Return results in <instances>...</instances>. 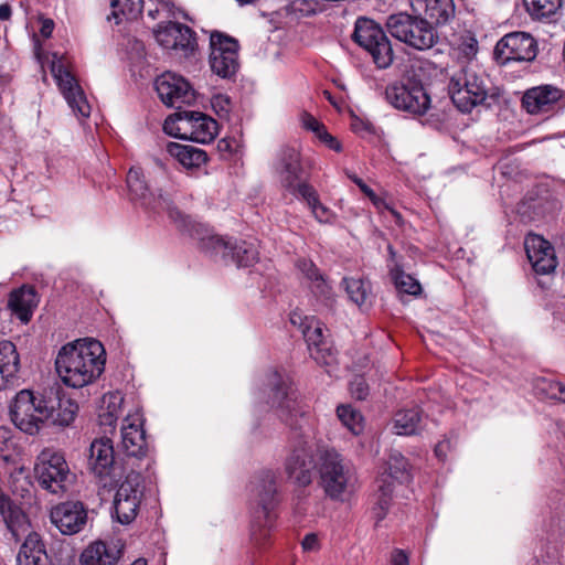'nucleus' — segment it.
I'll return each mask as SVG.
<instances>
[{"label":"nucleus","mask_w":565,"mask_h":565,"mask_svg":"<svg viewBox=\"0 0 565 565\" xmlns=\"http://www.w3.org/2000/svg\"><path fill=\"white\" fill-rule=\"evenodd\" d=\"M105 362L103 344L95 339H83L60 349L55 359V369L65 385L79 388L100 376Z\"/></svg>","instance_id":"obj_1"},{"label":"nucleus","mask_w":565,"mask_h":565,"mask_svg":"<svg viewBox=\"0 0 565 565\" xmlns=\"http://www.w3.org/2000/svg\"><path fill=\"white\" fill-rule=\"evenodd\" d=\"M317 472L319 486L331 500L343 501L354 489V467L334 448H317Z\"/></svg>","instance_id":"obj_2"},{"label":"nucleus","mask_w":565,"mask_h":565,"mask_svg":"<svg viewBox=\"0 0 565 565\" xmlns=\"http://www.w3.org/2000/svg\"><path fill=\"white\" fill-rule=\"evenodd\" d=\"M0 514L11 537L15 542L24 540L17 556V565H50L45 544L41 536L30 530L28 516L12 503L8 495L7 504L0 505Z\"/></svg>","instance_id":"obj_3"},{"label":"nucleus","mask_w":565,"mask_h":565,"mask_svg":"<svg viewBox=\"0 0 565 565\" xmlns=\"http://www.w3.org/2000/svg\"><path fill=\"white\" fill-rule=\"evenodd\" d=\"M454 105L462 113H470L486 103L489 95L488 81L473 65L467 64L454 72L448 84Z\"/></svg>","instance_id":"obj_4"},{"label":"nucleus","mask_w":565,"mask_h":565,"mask_svg":"<svg viewBox=\"0 0 565 565\" xmlns=\"http://www.w3.org/2000/svg\"><path fill=\"white\" fill-rule=\"evenodd\" d=\"M253 491L257 498V509L252 519L250 535L256 544L269 536L274 524V508L277 504L276 476L273 471L260 472L253 482Z\"/></svg>","instance_id":"obj_5"},{"label":"nucleus","mask_w":565,"mask_h":565,"mask_svg":"<svg viewBox=\"0 0 565 565\" xmlns=\"http://www.w3.org/2000/svg\"><path fill=\"white\" fill-rule=\"evenodd\" d=\"M386 28L392 36L419 51L433 47L439 39L435 28L418 14H392Z\"/></svg>","instance_id":"obj_6"},{"label":"nucleus","mask_w":565,"mask_h":565,"mask_svg":"<svg viewBox=\"0 0 565 565\" xmlns=\"http://www.w3.org/2000/svg\"><path fill=\"white\" fill-rule=\"evenodd\" d=\"M411 479L409 463L398 451L391 452L385 472L375 481L376 490L373 494L372 512L376 522L382 521L390 509L394 481L407 482Z\"/></svg>","instance_id":"obj_7"},{"label":"nucleus","mask_w":565,"mask_h":565,"mask_svg":"<svg viewBox=\"0 0 565 565\" xmlns=\"http://www.w3.org/2000/svg\"><path fill=\"white\" fill-rule=\"evenodd\" d=\"M34 476L39 486L53 494H63L73 481V475L62 452L44 449L36 458Z\"/></svg>","instance_id":"obj_8"},{"label":"nucleus","mask_w":565,"mask_h":565,"mask_svg":"<svg viewBox=\"0 0 565 565\" xmlns=\"http://www.w3.org/2000/svg\"><path fill=\"white\" fill-rule=\"evenodd\" d=\"M52 406L45 405V395L34 396L29 390L20 391L10 405L12 423L20 430L35 435L47 422Z\"/></svg>","instance_id":"obj_9"},{"label":"nucleus","mask_w":565,"mask_h":565,"mask_svg":"<svg viewBox=\"0 0 565 565\" xmlns=\"http://www.w3.org/2000/svg\"><path fill=\"white\" fill-rule=\"evenodd\" d=\"M353 41L363 47L379 68H387L394 60L391 41L383 29L373 20L359 18L355 22Z\"/></svg>","instance_id":"obj_10"},{"label":"nucleus","mask_w":565,"mask_h":565,"mask_svg":"<svg viewBox=\"0 0 565 565\" xmlns=\"http://www.w3.org/2000/svg\"><path fill=\"white\" fill-rule=\"evenodd\" d=\"M385 99L394 108L414 116H423L430 108V97L415 77H404L385 88Z\"/></svg>","instance_id":"obj_11"},{"label":"nucleus","mask_w":565,"mask_h":565,"mask_svg":"<svg viewBox=\"0 0 565 565\" xmlns=\"http://www.w3.org/2000/svg\"><path fill=\"white\" fill-rule=\"evenodd\" d=\"M317 445L307 438H299L292 445L284 463L287 478L297 487L306 488L312 483L313 472L317 470Z\"/></svg>","instance_id":"obj_12"},{"label":"nucleus","mask_w":565,"mask_h":565,"mask_svg":"<svg viewBox=\"0 0 565 565\" xmlns=\"http://www.w3.org/2000/svg\"><path fill=\"white\" fill-rule=\"evenodd\" d=\"M126 181L132 201L138 202L143 209L153 212L168 209L169 216L178 224V226L182 230H189V226L191 225L190 217L183 215L178 209L170 207L168 199L162 194L154 195V193L149 189L140 168L132 167L127 173Z\"/></svg>","instance_id":"obj_13"},{"label":"nucleus","mask_w":565,"mask_h":565,"mask_svg":"<svg viewBox=\"0 0 565 565\" xmlns=\"http://www.w3.org/2000/svg\"><path fill=\"white\" fill-rule=\"evenodd\" d=\"M200 245L206 253L220 256L226 263H234L238 267L252 266L258 258L256 246L246 241L207 235L200 237Z\"/></svg>","instance_id":"obj_14"},{"label":"nucleus","mask_w":565,"mask_h":565,"mask_svg":"<svg viewBox=\"0 0 565 565\" xmlns=\"http://www.w3.org/2000/svg\"><path fill=\"white\" fill-rule=\"evenodd\" d=\"M142 476L131 470L120 483L114 498L116 519L121 524H130L138 515L143 498Z\"/></svg>","instance_id":"obj_15"},{"label":"nucleus","mask_w":565,"mask_h":565,"mask_svg":"<svg viewBox=\"0 0 565 565\" xmlns=\"http://www.w3.org/2000/svg\"><path fill=\"white\" fill-rule=\"evenodd\" d=\"M88 469L104 482L113 486L122 476V468L115 459L113 441L109 438L95 439L89 446Z\"/></svg>","instance_id":"obj_16"},{"label":"nucleus","mask_w":565,"mask_h":565,"mask_svg":"<svg viewBox=\"0 0 565 565\" xmlns=\"http://www.w3.org/2000/svg\"><path fill=\"white\" fill-rule=\"evenodd\" d=\"M51 72L74 114L87 118L90 115V106L77 79L66 68L63 56L53 54Z\"/></svg>","instance_id":"obj_17"},{"label":"nucleus","mask_w":565,"mask_h":565,"mask_svg":"<svg viewBox=\"0 0 565 565\" xmlns=\"http://www.w3.org/2000/svg\"><path fill=\"white\" fill-rule=\"evenodd\" d=\"M210 66L214 74L222 78H231L239 67L238 42L220 32H213L210 38Z\"/></svg>","instance_id":"obj_18"},{"label":"nucleus","mask_w":565,"mask_h":565,"mask_svg":"<svg viewBox=\"0 0 565 565\" xmlns=\"http://www.w3.org/2000/svg\"><path fill=\"white\" fill-rule=\"evenodd\" d=\"M175 118L183 122V125H188L190 129L189 139L200 142V143H209L215 139L217 136V122L198 111H179L175 115ZM174 119L172 116L166 119L163 129L167 134L180 137V138H188L186 134H180L179 131L182 129L181 127H178V131H174L173 129Z\"/></svg>","instance_id":"obj_19"},{"label":"nucleus","mask_w":565,"mask_h":565,"mask_svg":"<svg viewBox=\"0 0 565 565\" xmlns=\"http://www.w3.org/2000/svg\"><path fill=\"white\" fill-rule=\"evenodd\" d=\"M154 88L161 102L168 107L181 108L195 100V90L182 76L166 72L154 81Z\"/></svg>","instance_id":"obj_20"},{"label":"nucleus","mask_w":565,"mask_h":565,"mask_svg":"<svg viewBox=\"0 0 565 565\" xmlns=\"http://www.w3.org/2000/svg\"><path fill=\"white\" fill-rule=\"evenodd\" d=\"M268 385L269 392L267 404L276 409L277 415L281 420L291 425L292 417L301 413L298 406L296 392L277 372H274L270 375Z\"/></svg>","instance_id":"obj_21"},{"label":"nucleus","mask_w":565,"mask_h":565,"mask_svg":"<svg viewBox=\"0 0 565 565\" xmlns=\"http://www.w3.org/2000/svg\"><path fill=\"white\" fill-rule=\"evenodd\" d=\"M153 34L159 45L167 50H180L188 54L198 45L194 31L179 22L160 23Z\"/></svg>","instance_id":"obj_22"},{"label":"nucleus","mask_w":565,"mask_h":565,"mask_svg":"<svg viewBox=\"0 0 565 565\" xmlns=\"http://www.w3.org/2000/svg\"><path fill=\"white\" fill-rule=\"evenodd\" d=\"M324 324L317 318L307 320L302 335L307 342L310 356L321 365H331L335 361V351L327 340Z\"/></svg>","instance_id":"obj_23"},{"label":"nucleus","mask_w":565,"mask_h":565,"mask_svg":"<svg viewBox=\"0 0 565 565\" xmlns=\"http://www.w3.org/2000/svg\"><path fill=\"white\" fill-rule=\"evenodd\" d=\"M274 170L285 190L294 186V183L306 177L299 150L287 145L278 149L274 161Z\"/></svg>","instance_id":"obj_24"},{"label":"nucleus","mask_w":565,"mask_h":565,"mask_svg":"<svg viewBox=\"0 0 565 565\" xmlns=\"http://www.w3.org/2000/svg\"><path fill=\"white\" fill-rule=\"evenodd\" d=\"M51 521L65 535L78 533L87 523V511L82 502H64L51 511Z\"/></svg>","instance_id":"obj_25"},{"label":"nucleus","mask_w":565,"mask_h":565,"mask_svg":"<svg viewBox=\"0 0 565 565\" xmlns=\"http://www.w3.org/2000/svg\"><path fill=\"white\" fill-rule=\"evenodd\" d=\"M530 34L513 32L504 35L495 45L493 55L498 63L507 64L511 61H529Z\"/></svg>","instance_id":"obj_26"},{"label":"nucleus","mask_w":565,"mask_h":565,"mask_svg":"<svg viewBox=\"0 0 565 565\" xmlns=\"http://www.w3.org/2000/svg\"><path fill=\"white\" fill-rule=\"evenodd\" d=\"M411 7L431 25H445L455 18L454 0H411Z\"/></svg>","instance_id":"obj_27"},{"label":"nucleus","mask_w":565,"mask_h":565,"mask_svg":"<svg viewBox=\"0 0 565 565\" xmlns=\"http://www.w3.org/2000/svg\"><path fill=\"white\" fill-rule=\"evenodd\" d=\"M122 555V545L96 541L81 554V565H117Z\"/></svg>","instance_id":"obj_28"},{"label":"nucleus","mask_w":565,"mask_h":565,"mask_svg":"<svg viewBox=\"0 0 565 565\" xmlns=\"http://www.w3.org/2000/svg\"><path fill=\"white\" fill-rule=\"evenodd\" d=\"M532 270L537 275H552L558 264L553 245L532 233Z\"/></svg>","instance_id":"obj_29"},{"label":"nucleus","mask_w":565,"mask_h":565,"mask_svg":"<svg viewBox=\"0 0 565 565\" xmlns=\"http://www.w3.org/2000/svg\"><path fill=\"white\" fill-rule=\"evenodd\" d=\"M138 420L127 417L121 427V448L128 457L141 458L147 454L146 434Z\"/></svg>","instance_id":"obj_30"},{"label":"nucleus","mask_w":565,"mask_h":565,"mask_svg":"<svg viewBox=\"0 0 565 565\" xmlns=\"http://www.w3.org/2000/svg\"><path fill=\"white\" fill-rule=\"evenodd\" d=\"M45 405L52 406L47 409L50 415L47 422L53 425L68 426L75 419L78 411V405L71 398L60 395V392L51 391L49 396H45Z\"/></svg>","instance_id":"obj_31"},{"label":"nucleus","mask_w":565,"mask_h":565,"mask_svg":"<svg viewBox=\"0 0 565 565\" xmlns=\"http://www.w3.org/2000/svg\"><path fill=\"white\" fill-rule=\"evenodd\" d=\"M39 297L33 287L22 286L19 289L11 291L8 300V308L17 316L23 323H28L33 315L34 309L38 307Z\"/></svg>","instance_id":"obj_32"},{"label":"nucleus","mask_w":565,"mask_h":565,"mask_svg":"<svg viewBox=\"0 0 565 565\" xmlns=\"http://www.w3.org/2000/svg\"><path fill=\"white\" fill-rule=\"evenodd\" d=\"M297 268L307 279L313 295L322 300H329L332 297V289L324 275L316 266V264L307 258L297 262Z\"/></svg>","instance_id":"obj_33"},{"label":"nucleus","mask_w":565,"mask_h":565,"mask_svg":"<svg viewBox=\"0 0 565 565\" xmlns=\"http://www.w3.org/2000/svg\"><path fill=\"white\" fill-rule=\"evenodd\" d=\"M167 152L188 169L199 168L207 160V154L204 150L191 145L168 142Z\"/></svg>","instance_id":"obj_34"},{"label":"nucleus","mask_w":565,"mask_h":565,"mask_svg":"<svg viewBox=\"0 0 565 565\" xmlns=\"http://www.w3.org/2000/svg\"><path fill=\"white\" fill-rule=\"evenodd\" d=\"M423 415L419 408L398 411L392 420V430L396 435L411 436L422 429Z\"/></svg>","instance_id":"obj_35"},{"label":"nucleus","mask_w":565,"mask_h":565,"mask_svg":"<svg viewBox=\"0 0 565 565\" xmlns=\"http://www.w3.org/2000/svg\"><path fill=\"white\" fill-rule=\"evenodd\" d=\"M563 97L562 90L552 85L532 87V116L553 111Z\"/></svg>","instance_id":"obj_36"},{"label":"nucleus","mask_w":565,"mask_h":565,"mask_svg":"<svg viewBox=\"0 0 565 565\" xmlns=\"http://www.w3.org/2000/svg\"><path fill=\"white\" fill-rule=\"evenodd\" d=\"M122 397L119 394H107L103 397V406L98 414L99 425L104 427V433H111L117 419L121 415Z\"/></svg>","instance_id":"obj_37"},{"label":"nucleus","mask_w":565,"mask_h":565,"mask_svg":"<svg viewBox=\"0 0 565 565\" xmlns=\"http://www.w3.org/2000/svg\"><path fill=\"white\" fill-rule=\"evenodd\" d=\"M562 2L563 0H532V20L554 23Z\"/></svg>","instance_id":"obj_38"},{"label":"nucleus","mask_w":565,"mask_h":565,"mask_svg":"<svg viewBox=\"0 0 565 565\" xmlns=\"http://www.w3.org/2000/svg\"><path fill=\"white\" fill-rule=\"evenodd\" d=\"M343 284L351 301L359 307L366 303L371 294L369 281L360 278H344Z\"/></svg>","instance_id":"obj_39"},{"label":"nucleus","mask_w":565,"mask_h":565,"mask_svg":"<svg viewBox=\"0 0 565 565\" xmlns=\"http://www.w3.org/2000/svg\"><path fill=\"white\" fill-rule=\"evenodd\" d=\"M337 414L342 424L353 435H360L363 431V416L350 405L338 406Z\"/></svg>","instance_id":"obj_40"},{"label":"nucleus","mask_w":565,"mask_h":565,"mask_svg":"<svg viewBox=\"0 0 565 565\" xmlns=\"http://www.w3.org/2000/svg\"><path fill=\"white\" fill-rule=\"evenodd\" d=\"M0 364L6 371H11L19 376L20 355L15 345L8 340L0 342Z\"/></svg>","instance_id":"obj_41"},{"label":"nucleus","mask_w":565,"mask_h":565,"mask_svg":"<svg viewBox=\"0 0 565 565\" xmlns=\"http://www.w3.org/2000/svg\"><path fill=\"white\" fill-rule=\"evenodd\" d=\"M286 190L292 195L303 200L309 207L317 204L319 201V194L317 190L307 181V177L297 181L294 183V186H289Z\"/></svg>","instance_id":"obj_42"},{"label":"nucleus","mask_w":565,"mask_h":565,"mask_svg":"<svg viewBox=\"0 0 565 565\" xmlns=\"http://www.w3.org/2000/svg\"><path fill=\"white\" fill-rule=\"evenodd\" d=\"M392 275L395 286L401 292H405L413 296H417L420 294L422 286L413 276L404 273L398 268L394 269L392 271Z\"/></svg>","instance_id":"obj_43"},{"label":"nucleus","mask_w":565,"mask_h":565,"mask_svg":"<svg viewBox=\"0 0 565 565\" xmlns=\"http://www.w3.org/2000/svg\"><path fill=\"white\" fill-rule=\"evenodd\" d=\"M455 46L467 60H472L478 53V41L471 31H463L460 33L456 41Z\"/></svg>","instance_id":"obj_44"},{"label":"nucleus","mask_w":565,"mask_h":565,"mask_svg":"<svg viewBox=\"0 0 565 565\" xmlns=\"http://www.w3.org/2000/svg\"><path fill=\"white\" fill-rule=\"evenodd\" d=\"M142 0H120V4L117 7L118 11V24L121 21L120 17L134 20L142 11Z\"/></svg>","instance_id":"obj_45"},{"label":"nucleus","mask_w":565,"mask_h":565,"mask_svg":"<svg viewBox=\"0 0 565 565\" xmlns=\"http://www.w3.org/2000/svg\"><path fill=\"white\" fill-rule=\"evenodd\" d=\"M558 382L548 380L545 377H536L532 381V391L535 395L542 398H554L556 394V388L554 385H557Z\"/></svg>","instance_id":"obj_46"},{"label":"nucleus","mask_w":565,"mask_h":565,"mask_svg":"<svg viewBox=\"0 0 565 565\" xmlns=\"http://www.w3.org/2000/svg\"><path fill=\"white\" fill-rule=\"evenodd\" d=\"M309 209L311 210V213L315 216V218L320 223H330L333 220L334 215L332 211L328 206L322 204L320 200L318 201L317 204L311 205Z\"/></svg>","instance_id":"obj_47"},{"label":"nucleus","mask_w":565,"mask_h":565,"mask_svg":"<svg viewBox=\"0 0 565 565\" xmlns=\"http://www.w3.org/2000/svg\"><path fill=\"white\" fill-rule=\"evenodd\" d=\"M350 392L353 397L362 401L369 395V386L363 377L358 376L351 381Z\"/></svg>","instance_id":"obj_48"},{"label":"nucleus","mask_w":565,"mask_h":565,"mask_svg":"<svg viewBox=\"0 0 565 565\" xmlns=\"http://www.w3.org/2000/svg\"><path fill=\"white\" fill-rule=\"evenodd\" d=\"M301 122L306 129L313 131L318 138L323 135V131H327L324 125L319 122L312 115L308 113H303L301 115Z\"/></svg>","instance_id":"obj_49"},{"label":"nucleus","mask_w":565,"mask_h":565,"mask_svg":"<svg viewBox=\"0 0 565 565\" xmlns=\"http://www.w3.org/2000/svg\"><path fill=\"white\" fill-rule=\"evenodd\" d=\"M230 98L224 95H216L212 98V106L214 109H216L217 113L222 111L225 115L230 111Z\"/></svg>","instance_id":"obj_50"},{"label":"nucleus","mask_w":565,"mask_h":565,"mask_svg":"<svg viewBox=\"0 0 565 565\" xmlns=\"http://www.w3.org/2000/svg\"><path fill=\"white\" fill-rule=\"evenodd\" d=\"M12 445L11 429L1 426L0 427V454L6 452Z\"/></svg>","instance_id":"obj_51"},{"label":"nucleus","mask_w":565,"mask_h":565,"mask_svg":"<svg viewBox=\"0 0 565 565\" xmlns=\"http://www.w3.org/2000/svg\"><path fill=\"white\" fill-rule=\"evenodd\" d=\"M301 546L308 552L317 551L319 547L318 536L313 533L307 534L301 542Z\"/></svg>","instance_id":"obj_52"},{"label":"nucleus","mask_w":565,"mask_h":565,"mask_svg":"<svg viewBox=\"0 0 565 565\" xmlns=\"http://www.w3.org/2000/svg\"><path fill=\"white\" fill-rule=\"evenodd\" d=\"M451 444L450 440L445 438L440 440L435 447V455L438 459L445 460L447 457V452L450 450Z\"/></svg>","instance_id":"obj_53"},{"label":"nucleus","mask_w":565,"mask_h":565,"mask_svg":"<svg viewBox=\"0 0 565 565\" xmlns=\"http://www.w3.org/2000/svg\"><path fill=\"white\" fill-rule=\"evenodd\" d=\"M319 139L322 140L330 149H333L334 151L339 152L342 149L341 143L328 131H323V135H321Z\"/></svg>","instance_id":"obj_54"},{"label":"nucleus","mask_w":565,"mask_h":565,"mask_svg":"<svg viewBox=\"0 0 565 565\" xmlns=\"http://www.w3.org/2000/svg\"><path fill=\"white\" fill-rule=\"evenodd\" d=\"M161 11H164L167 12L168 14L171 12V3L169 0H160L159 3H158V7L154 9V10H149L148 11V14L152 18V19H156L159 13Z\"/></svg>","instance_id":"obj_55"},{"label":"nucleus","mask_w":565,"mask_h":565,"mask_svg":"<svg viewBox=\"0 0 565 565\" xmlns=\"http://www.w3.org/2000/svg\"><path fill=\"white\" fill-rule=\"evenodd\" d=\"M311 317H307V316H302L300 312L298 311H294L291 315H290V322L294 324V326H298L299 329L302 331L303 327L307 324V320L310 319Z\"/></svg>","instance_id":"obj_56"},{"label":"nucleus","mask_w":565,"mask_h":565,"mask_svg":"<svg viewBox=\"0 0 565 565\" xmlns=\"http://www.w3.org/2000/svg\"><path fill=\"white\" fill-rule=\"evenodd\" d=\"M393 565H408V557L402 550H396L392 554Z\"/></svg>","instance_id":"obj_57"},{"label":"nucleus","mask_w":565,"mask_h":565,"mask_svg":"<svg viewBox=\"0 0 565 565\" xmlns=\"http://www.w3.org/2000/svg\"><path fill=\"white\" fill-rule=\"evenodd\" d=\"M352 181L361 189V191L367 195L370 199H374L375 198V193L373 192V190L367 186L360 178L358 177H353L352 178Z\"/></svg>","instance_id":"obj_58"},{"label":"nucleus","mask_w":565,"mask_h":565,"mask_svg":"<svg viewBox=\"0 0 565 565\" xmlns=\"http://www.w3.org/2000/svg\"><path fill=\"white\" fill-rule=\"evenodd\" d=\"M54 29V22L51 19H46L42 22L41 34L44 38H50Z\"/></svg>","instance_id":"obj_59"},{"label":"nucleus","mask_w":565,"mask_h":565,"mask_svg":"<svg viewBox=\"0 0 565 565\" xmlns=\"http://www.w3.org/2000/svg\"><path fill=\"white\" fill-rule=\"evenodd\" d=\"M529 204L525 200H522L516 207V213L521 216V218L526 222V218L529 217Z\"/></svg>","instance_id":"obj_60"},{"label":"nucleus","mask_w":565,"mask_h":565,"mask_svg":"<svg viewBox=\"0 0 565 565\" xmlns=\"http://www.w3.org/2000/svg\"><path fill=\"white\" fill-rule=\"evenodd\" d=\"M120 4V0H110V7L113 8V11L109 15H107V20L111 21L115 20V23L118 24V11L117 7Z\"/></svg>","instance_id":"obj_61"},{"label":"nucleus","mask_w":565,"mask_h":565,"mask_svg":"<svg viewBox=\"0 0 565 565\" xmlns=\"http://www.w3.org/2000/svg\"><path fill=\"white\" fill-rule=\"evenodd\" d=\"M554 388H556V394L553 399L565 403V384L558 382L557 385H554Z\"/></svg>","instance_id":"obj_62"},{"label":"nucleus","mask_w":565,"mask_h":565,"mask_svg":"<svg viewBox=\"0 0 565 565\" xmlns=\"http://www.w3.org/2000/svg\"><path fill=\"white\" fill-rule=\"evenodd\" d=\"M11 7L8 3L0 4V20L7 21L11 17Z\"/></svg>","instance_id":"obj_63"},{"label":"nucleus","mask_w":565,"mask_h":565,"mask_svg":"<svg viewBox=\"0 0 565 565\" xmlns=\"http://www.w3.org/2000/svg\"><path fill=\"white\" fill-rule=\"evenodd\" d=\"M521 104L522 107L526 110V113H530V89L523 93Z\"/></svg>","instance_id":"obj_64"}]
</instances>
